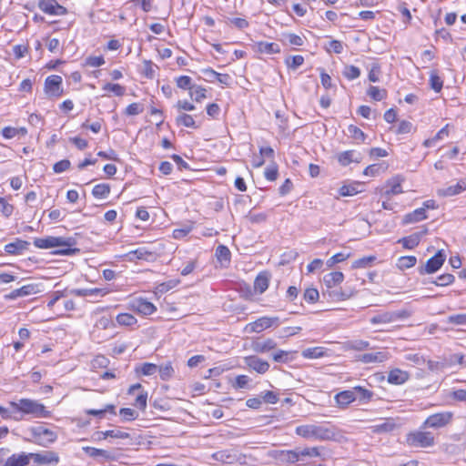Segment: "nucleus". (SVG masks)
Listing matches in <instances>:
<instances>
[{
	"instance_id": "nucleus-1",
	"label": "nucleus",
	"mask_w": 466,
	"mask_h": 466,
	"mask_svg": "<svg viewBox=\"0 0 466 466\" xmlns=\"http://www.w3.org/2000/svg\"><path fill=\"white\" fill-rule=\"evenodd\" d=\"M34 245L37 248L42 249L58 248V249L53 252L56 255L68 256L79 252V248H75L76 241L72 237L65 238L48 236L46 238H35L34 239Z\"/></svg>"
},
{
	"instance_id": "nucleus-2",
	"label": "nucleus",
	"mask_w": 466,
	"mask_h": 466,
	"mask_svg": "<svg viewBox=\"0 0 466 466\" xmlns=\"http://www.w3.org/2000/svg\"><path fill=\"white\" fill-rule=\"evenodd\" d=\"M10 406L14 414L31 415L35 418H47L50 412L37 400L30 399H20L17 401H11Z\"/></svg>"
},
{
	"instance_id": "nucleus-3",
	"label": "nucleus",
	"mask_w": 466,
	"mask_h": 466,
	"mask_svg": "<svg viewBox=\"0 0 466 466\" xmlns=\"http://www.w3.org/2000/svg\"><path fill=\"white\" fill-rule=\"evenodd\" d=\"M295 432L302 438L318 441H330L334 440L337 436L334 428L315 424L298 426Z\"/></svg>"
},
{
	"instance_id": "nucleus-4",
	"label": "nucleus",
	"mask_w": 466,
	"mask_h": 466,
	"mask_svg": "<svg viewBox=\"0 0 466 466\" xmlns=\"http://www.w3.org/2000/svg\"><path fill=\"white\" fill-rule=\"evenodd\" d=\"M30 432L34 438L33 441L43 447L49 446L55 442L57 438L56 432L47 428H45L44 426L32 427L30 429Z\"/></svg>"
},
{
	"instance_id": "nucleus-5",
	"label": "nucleus",
	"mask_w": 466,
	"mask_h": 466,
	"mask_svg": "<svg viewBox=\"0 0 466 466\" xmlns=\"http://www.w3.org/2000/svg\"><path fill=\"white\" fill-rule=\"evenodd\" d=\"M407 443L412 447L428 448L434 444V437L428 431H414L407 435Z\"/></svg>"
},
{
	"instance_id": "nucleus-6",
	"label": "nucleus",
	"mask_w": 466,
	"mask_h": 466,
	"mask_svg": "<svg viewBox=\"0 0 466 466\" xmlns=\"http://www.w3.org/2000/svg\"><path fill=\"white\" fill-rule=\"evenodd\" d=\"M212 458L219 462L232 464L238 462L245 463L246 456L234 449L218 451L212 454Z\"/></svg>"
},
{
	"instance_id": "nucleus-7",
	"label": "nucleus",
	"mask_w": 466,
	"mask_h": 466,
	"mask_svg": "<svg viewBox=\"0 0 466 466\" xmlns=\"http://www.w3.org/2000/svg\"><path fill=\"white\" fill-rule=\"evenodd\" d=\"M268 456L273 459L279 465L293 464L298 462V454L296 450H271L268 451Z\"/></svg>"
},
{
	"instance_id": "nucleus-8",
	"label": "nucleus",
	"mask_w": 466,
	"mask_h": 466,
	"mask_svg": "<svg viewBox=\"0 0 466 466\" xmlns=\"http://www.w3.org/2000/svg\"><path fill=\"white\" fill-rule=\"evenodd\" d=\"M446 255L443 250H439L433 257L429 258L426 264L419 268L420 275L432 274L438 271L445 262Z\"/></svg>"
},
{
	"instance_id": "nucleus-9",
	"label": "nucleus",
	"mask_w": 466,
	"mask_h": 466,
	"mask_svg": "<svg viewBox=\"0 0 466 466\" xmlns=\"http://www.w3.org/2000/svg\"><path fill=\"white\" fill-rule=\"evenodd\" d=\"M451 419L452 413L450 411L434 413L425 420L422 427L433 429L442 428L449 424Z\"/></svg>"
},
{
	"instance_id": "nucleus-10",
	"label": "nucleus",
	"mask_w": 466,
	"mask_h": 466,
	"mask_svg": "<svg viewBox=\"0 0 466 466\" xmlns=\"http://www.w3.org/2000/svg\"><path fill=\"white\" fill-rule=\"evenodd\" d=\"M45 92L48 96L59 97L63 94L62 77L57 75H52L45 80Z\"/></svg>"
},
{
	"instance_id": "nucleus-11",
	"label": "nucleus",
	"mask_w": 466,
	"mask_h": 466,
	"mask_svg": "<svg viewBox=\"0 0 466 466\" xmlns=\"http://www.w3.org/2000/svg\"><path fill=\"white\" fill-rule=\"evenodd\" d=\"M40 292L39 285L35 283H30L22 286L19 289H15L11 292L5 294L4 296L5 300H14L18 298H24L30 295H35Z\"/></svg>"
},
{
	"instance_id": "nucleus-12",
	"label": "nucleus",
	"mask_w": 466,
	"mask_h": 466,
	"mask_svg": "<svg viewBox=\"0 0 466 466\" xmlns=\"http://www.w3.org/2000/svg\"><path fill=\"white\" fill-rule=\"evenodd\" d=\"M279 325V317H261L255 320L254 322L249 323L247 326L251 332L259 333L266 329H268L272 326Z\"/></svg>"
},
{
	"instance_id": "nucleus-13",
	"label": "nucleus",
	"mask_w": 466,
	"mask_h": 466,
	"mask_svg": "<svg viewBox=\"0 0 466 466\" xmlns=\"http://www.w3.org/2000/svg\"><path fill=\"white\" fill-rule=\"evenodd\" d=\"M38 7L44 13L52 15H64L67 13L66 8L56 0H39Z\"/></svg>"
},
{
	"instance_id": "nucleus-14",
	"label": "nucleus",
	"mask_w": 466,
	"mask_h": 466,
	"mask_svg": "<svg viewBox=\"0 0 466 466\" xmlns=\"http://www.w3.org/2000/svg\"><path fill=\"white\" fill-rule=\"evenodd\" d=\"M34 461L39 465H56L59 462V455L53 451H45L39 453H32Z\"/></svg>"
},
{
	"instance_id": "nucleus-15",
	"label": "nucleus",
	"mask_w": 466,
	"mask_h": 466,
	"mask_svg": "<svg viewBox=\"0 0 466 466\" xmlns=\"http://www.w3.org/2000/svg\"><path fill=\"white\" fill-rule=\"evenodd\" d=\"M381 196L390 199L391 196L402 193L401 179L394 177L387 181L386 185L380 189Z\"/></svg>"
},
{
	"instance_id": "nucleus-16",
	"label": "nucleus",
	"mask_w": 466,
	"mask_h": 466,
	"mask_svg": "<svg viewBox=\"0 0 466 466\" xmlns=\"http://www.w3.org/2000/svg\"><path fill=\"white\" fill-rule=\"evenodd\" d=\"M245 364L251 370L259 374L266 373L269 369L268 361L259 359L257 356H248L244 358Z\"/></svg>"
},
{
	"instance_id": "nucleus-17",
	"label": "nucleus",
	"mask_w": 466,
	"mask_h": 466,
	"mask_svg": "<svg viewBox=\"0 0 466 466\" xmlns=\"http://www.w3.org/2000/svg\"><path fill=\"white\" fill-rule=\"evenodd\" d=\"M390 359L388 351H376L364 353L359 357V360L364 364L382 363Z\"/></svg>"
},
{
	"instance_id": "nucleus-18",
	"label": "nucleus",
	"mask_w": 466,
	"mask_h": 466,
	"mask_svg": "<svg viewBox=\"0 0 466 466\" xmlns=\"http://www.w3.org/2000/svg\"><path fill=\"white\" fill-rule=\"evenodd\" d=\"M427 232L428 229L424 228L421 231L415 232L408 237L400 238L398 242L401 243L404 248L412 249L420 244L421 238L427 234Z\"/></svg>"
},
{
	"instance_id": "nucleus-19",
	"label": "nucleus",
	"mask_w": 466,
	"mask_h": 466,
	"mask_svg": "<svg viewBox=\"0 0 466 466\" xmlns=\"http://www.w3.org/2000/svg\"><path fill=\"white\" fill-rule=\"evenodd\" d=\"M31 459V453L22 452L19 454H13L7 458L4 466H26L29 464Z\"/></svg>"
},
{
	"instance_id": "nucleus-20",
	"label": "nucleus",
	"mask_w": 466,
	"mask_h": 466,
	"mask_svg": "<svg viewBox=\"0 0 466 466\" xmlns=\"http://www.w3.org/2000/svg\"><path fill=\"white\" fill-rule=\"evenodd\" d=\"M29 245V242L16 238L14 242L8 243L5 246V251L11 255H18L27 249Z\"/></svg>"
},
{
	"instance_id": "nucleus-21",
	"label": "nucleus",
	"mask_w": 466,
	"mask_h": 466,
	"mask_svg": "<svg viewBox=\"0 0 466 466\" xmlns=\"http://www.w3.org/2000/svg\"><path fill=\"white\" fill-rule=\"evenodd\" d=\"M133 308L137 312H139L143 315H151L157 310V308L155 307V305L153 303H151L150 301H147V299H139L135 300L133 302Z\"/></svg>"
},
{
	"instance_id": "nucleus-22",
	"label": "nucleus",
	"mask_w": 466,
	"mask_h": 466,
	"mask_svg": "<svg viewBox=\"0 0 466 466\" xmlns=\"http://www.w3.org/2000/svg\"><path fill=\"white\" fill-rule=\"evenodd\" d=\"M270 274L267 271L260 272L254 281V289L259 294L264 293L269 284Z\"/></svg>"
},
{
	"instance_id": "nucleus-23",
	"label": "nucleus",
	"mask_w": 466,
	"mask_h": 466,
	"mask_svg": "<svg viewBox=\"0 0 466 466\" xmlns=\"http://www.w3.org/2000/svg\"><path fill=\"white\" fill-rule=\"evenodd\" d=\"M95 440L102 441L107 437L116 439H129L130 434L128 432L121 431L119 430H109L106 431H97L94 434Z\"/></svg>"
},
{
	"instance_id": "nucleus-24",
	"label": "nucleus",
	"mask_w": 466,
	"mask_h": 466,
	"mask_svg": "<svg viewBox=\"0 0 466 466\" xmlns=\"http://www.w3.org/2000/svg\"><path fill=\"white\" fill-rule=\"evenodd\" d=\"M323 447H307L304 449H295L298 454V461H303L306 457H321Z\"/></svg>"
},
{
	"instance_id": "nucleus-25",
	"label": "nucleus",
	"mask_w": 466,
	"mask_h": 466,
	"mask_svg": "<svg viewBox=\"0 0 466 466\" xmlns=\"http://www.w3.org/2000/svg\"><path fill=\"white\" fill-rule=\"evenodd\" d=\"M344 279V275L340 271H334L326 274L323 277V283L326 288H335L338 287Z\"/></svg>"
},
{
	"instance_id": "nucleus-26",
	"label": "nucleus",
	"mask_w": 466,
	"mask_h": 466,
	"mask_svg": "<svg viewBox=\"0 0 466 466\" xmlns=\"http://www.w3.org/2000/svg\"><path fill=\"white\" fill-rule=\"evenodd\" d=\"M322 296L324 298H328L332 301H340L347 299L350 296L343 292L340 288H326V289L322 292Z\"/></svg>"
},
{
	"instance_id": "nucleus-27",
	"label": "nucleus",
	"mask_w": 466,
	"mask_h": 466,
	"mask_svg": "<svg viewBox=\"0 0 466 466\" xmlns=\"http://www.w3.org/2000/svg\"><path fill=\"white\" fill-rule=\"evenodd\" d=\"M256 50L262 54H278L280 52V47L277 43H269L259 41L256 43Z\"/></svg>"
},
{
	"instance_id": "nucleus-28",
	"label": "nucleus",
	"mask_w": 466,
	"mask_h": 466,
	"mask_svg": "<svg viewBox=\"0 0 466 466\" xmlns=\"http://www.w3.org/2000/svg\"><path fill=\"white\" fill-rule=\"evenodd\" d=\"M356 395L354 390H344L341 391L335 396L336 402L339 406L346 407L352 401L356 400Z\"/></svg>"
},
{
	"instance_id": "nucleus-29",
	"label": "nucleus",
	"mask_w": 466,
	"mask_h": 466,
	"mask_svg": "<svg viewBox=\"0 0 466 466\" xmlns=\"http://www.w3.org/2000/svg\"><path fill=\"white\" fill-rule=\"evenodd\" d=\"M409 374L399 369L391 370L388 375V381L391 384L400 385L407 381Z\"/></svg>"
},
{
	"instance_id": "nucleus-30",
	"label": "nucleus",
	"mask_w": 466,
	"mask_h": 466,
	"mask_svg": "<svg viewBox=\"0 0 466 466\" xmlns=\"http://www.w3.org/2000/svg\"><path fill=\"white\" fill-rule=\"evenodd\" d=\"M361 187V183L360 182H352L347 185H343L339 187V193L341 197H351L355 196L358 193L361 192L360 187Z\"/></svg>"
},
{
	"instance_id": "nucleus-31",
	"label": "nucleus",
	"mask_w": 466,
	"mask_h": 466,
	"mask_svg": "<svg viewBox=\"0 0 466 466\" xmlns=\"http://www.w3.org/2000/svg\"><path fill=\"white\" fill-rule=\"evenodd\" d=\"M277 343L272 339H268L263 341H257L253 344V350L257 353H266L271 350H274Z\"/></svg>"
},
{
	"instance_id": "nucleus-32",
	"label": "nucleus",
	"mask_w": 466,
	"mask_h": 466,
	"mask_svg": "<svg viewBox=\"0 0 466 466\" xmlns=\"http://www.w3.org/2000/svg\"><path fill=\"white\" fill-rule=\"evenodd\" d=\"M338 160L342 166H348L352 162H360V155L354 150H347L339 155Z\"/></svg>"
},
{
	"instance_id": "nucleus-33",
	"label": "nucleus",
	"mask_w": 466,
	"mask_h": 466,
	"mask_svg": "<svg viewBox=\"0 0 466 466\" xmlns=\"http://www.w3.org/2000/svg\"><path fill=\"white\" fill-rule=\"evenodd\" d=\"M27 133L25 127H5L2 129V135L5 139H11L15 137H25Z\"/></svg>"
},
{
	"instance_id": "nucleus-34",
	"label": "nucleus",
	"mask_w": 466,
	"mask_h": 466,
	"mask_svg": "<svg viewBox=\"0 0 466 466\" xmlns=\"http://www.w3.org/2000/svg\"><path fill=\"white\" fill-rule=\"evenodd\" d=\"M427 218L426 213H425V208H420L415 209L413 212H410L407 215H405L403 218V222L405 224L408 223H414L419 222L420 220H423Z\"/></svg>"
},
{
	"instance_id": "nucleus-35",
	"label": "nucleus",
	"mask_w": 466,
	"mask_h": 466,
	"mask_svg": "<svg viewBox=\"0 0 466 466\" xmlns=\"http://www.w3.org/2000/svg\"><path fill=\"white\" fill-rule=\"evenodd\" d=\"M204 75H212V76L223 86H228L231 82V76L228 74H220L212 68H205L202 70Z\"/></svg>"
},
{
	"instance_id": "nucleus-36",
	"label": "nucleus",
	"mask_w": 466,
	"mask_h": 466,
	"mask_svg": "<svg viewBox=\"0 0 466 466\" xmlns=\"http://www.w3.org/2000/svg\"><path fill=\"white\" fill-rule=\"evenodd\" d=\"M230 250L224 245L218 246L216 257L222 266H227L230 262Z\"/></svg>"
},
{
	"instance_id": "nucleus-37",
	"label": "nucleus",
	"mask_w": 466,
	"mask_h": 466,
	"mask_svg": "<svg viewBox=\"0 0 466 466\" xmlns=\"http://www.w3.org/2000/svg\"><path fill=\"white\" fill-rule=\"evenodd\" d=\"M83 451L87 455H89L90 457H93V458H96V457H98V456H102V457L106 458V460L114 459V457L111 454V452H109L106 450H102V449H97V448L88 447L87 446V447H84Z\"/></svg>"
},
{
	"instance_id": "nucleus-38",
	"label": "nucleus",
	"mask_w": 466,
	"mask_h": 466,
	"mask_svg": "<svg viewBox=\"0 0 466 466\" xmlns=\"http://www.w3.org/2000/svg\"><path fill=\"white\" fill-rule=\"evenodd\" d=\"M417 263V258L414 256H402L399 258L396 264L397 268L400 270L408 269L414 267Z\"/></svg>"
},
{
	"instance_id": "nucleus-39",
	"label": "nucleus",
	"mask_w": 466,
	"mask_h": 466,
	"mask_svg": "<svg viewBox=\"0 0 466 466\" xmlns=\"http://www.w3.org/2000/svg\"><path fill=\"white\" fill-rule=\"evenodd\" d=\"M176 123L177 126H183V127H192V128H197L198 126L196 125V122L193 118L192 116L190 115H187L186 113H180L177 117H176Z\"/></svg>"
},
{
	"instance_id": "nucleus-40",
	"label": "nucleus",
	"mask_w": 466,
	"mask_h": 466,
	"mask_svg": "<svg viewBox=\"0 0 466 466\" xmlns=\"http://www.w3.org/2000/svg\"><path fill=\"white\" fill-rule=\"evenodd\" d=\"M73 293L79 297H86V296H105L106 291L103 289H78L73 290Z\"/></svg>"
},
{
	"instance_id": "nucleus-41",
	"label": "nucleus",
	"mask_w": 466,
	"mask_h": 466,
	"mask_svg": "<svg viewBox=\"0 0 466 466\" xmlns=\"http://www.w3.org/2000/svg\"><path fill=\"white\" fill-rule=\"evenodd\" d=\"M370 348V342L363 339L349 340L345 343V349L352 350H364Z\"/></svg>"
},
{
	"instance_id": "nucleus-42",
	"label": "nucleus",
	"mask_w": 466,
	"mask_h": 466,
	"mask_svg": "<svg viewBox=\"0 0 466 466\" xmlns=\"http://www.w3.org/2000/svg\"><path fill=\"white\" fill-rule=\"evenodd\" d=\"M110 193V186L106 183L97 184L93 187L92 194L96 198H105Z\"/></svg>"
},
{
	"instance_id": "nucleus-43",
	"label": "nucleus",
	"mask_w": 466,
	"mask_h": 466,
	"mask_svg": "<svg viewBox=\"0 0 466 466\" xmlns=\"http://www.w3.org/2000/svg\"><path fill=\"white\" fill-rule=\"evenodd\" d=\"M157 372L159 373V376L162 380H168L170 378L174 375V369L172 367V364L170 361L158 366Z\"/></svg>"
},
{
	"instance_id": "nucleus-44",
	"label": "nucleus",
	"mask_w": 466,
	"mask_h": 466,
	"mask_svg": "<svg viewBox=\"0 0 466 466\" xmlns=\"http://www.w3.org/2000/svg\"><path fill=\"white\" fill-rule=\"evenodd\" d=\"M348 135L349 137L354 139V143L361 144L365 143V135L359 127L350 125L348 127Z\"/></svg>"
},
{
	"instance_id": "nucleus-45",
	"label": "nucleus",
	"mask_w": 466,
	"mask_h": 466,
	"mask_svg": "<svg viewBox=\"0 0 466 466\" xmlns=\"http://www.w3.org/2000/svg\"><path fill=\"white\" fill-rule=\"evenodd\" d=\"M388 166L385 163H379V164H372L368 166L364 171L363 174L365 176H377L382 172H384L387 169Z\"/></svg>"
},
{
	"instance_id": "nucleus-46",
	"label": "nucleus",
	"mask_w": 466,
	"mask_h": 466,
	"mask_svg": "<svg viewBox=\"0 0 466 466\" xmlns=\"http://www.w3.org/2000/svg\"><path fill=\"white\" fill-rule=\"evenodd\" d=\"M392 316L393 315H391L390 311H385L373 316L372 318H370V321L374 325L391 323L393 322Z\"/></svg>"
},
{
	"instance_id": "nucleus-47",
	"label": "nucleus",
	"mask_w": 466,
	"mask_h": 466,
	"mask_svg": "<svg viewBox=\"0 0 466 466\" xmlns=\"http://www.w3.org/2000/svg\"><path fill=\"white\" fill-rule=\"evenodd\" d=\"M301 355L306 359H319L325 355V351L321 347L308 348L302 351Z\"/></svg>"
},
{
	"instance_id": "nucleus-48",
	"label": "nucleus",
	"mask_w": 466,
	"mask_h": 466,
	"mask_svg": "<svg viewBox=\"0 0 466 466\" xmlns=\"http://www.w3.org/2000/svg\"><path fill=\"white\" fill-rule=\"evenodd\" d=\"M189 96L192 100L200 102L202 99L207 97V90L200 86L194 85L189 90Z\"/></svg>"
},
{
	"instance_id": "nucleus-49",
	"label": "nucleus",
	"mask_w": 466,
	"mask_h": 466,
	"mask_svg": "<svg viewBox=\"0 0 466 466\" xmlns=\"http://www.w3.org/2000/svg\"><path fill=\"white\" fill-rule=\"evenodd\" d=\"M455 278L452 274L445 273L441 276H439L435 280L428 281L429 283H432L436 286L440 287H446L448 285H451L454 282Z\"/></svg>"
},
{
	"instance_id": "nucleus-50",
	"label": "nucleus",
	"mask_w": 466,
	"mask_h": 466,
	"mask_svg": "<svg viewBox=\"0 0 466 466\" xmlns=\"http://www.w3.org/2000/svg\"><path fill=\"white\" fill-rule=\"evenodd\" d=\"M367 94L375 101H381L387 96V91L385 89H380L375 86H370Z\"/></svg>"
},
{
	"instance_id": "nucleus-51",
	"label": "nucleus",
	"mask_w": 466,
	"mask_h": 466,
	"mask_svg": "<svg viewBox=\"0 0 466 466\" xmlns=\"http://www.w3.org/2000/svg\"><path fill=\"white\" fill-rule=\"evenodd\" d=\"M464 186L461 183H457L453 186H449L446 188L440 189L439 194L444 197H451L454 195H457L461 193L462 190H464Z\"/></svg>"
},
{
	"instance_id": "nucleus-52",
	"label": "nucleus",
	"mask_w": 466,
	"mask_h": 466,
	"mask_svg": "<svg viewBox=\"0 0 466 466\" xmlns=\"http://www.w3.org/2000/svg\"><path fill=\"white\" fill-rule=\"evenodd\" d=\"M116 322L121 326H133L137 323V319L129 313H120L116 318Z\"/></svg>"
},
{
	"instance_id": "nucleus-53",
	"label": "nucleus",
	"mask_w": 466,
	"mask_h": 466,
	"mask_svg": "<svg viewBox=\"0 0 466 466\" xmlns=\"http://www.w3.org/2000/svg\"><path fill=\"white\" fill-rule=\"evenodd\" d=\"M303 63L304 57L300 55L290 56L285 59L286 66L292 70H296L298 67L302 66Z\"/></svg>"
},
{
	"instance_id": "nucleus-54",
	"label": "nucleus",
	"mask_w": 466,
	"mask_h": 466,
	"mask_svg": "<svg viewBox=\"0 0 466 466\" xmlns=\"http://www.w3.org/2000/svg\"><path fill=\"white\" fill-rule=\"evenodd\" d=\"M272 359L274 361L279 363H287L292 360L291 352L279 350L272 353Z\"/></svg>"
},
{
	"instance_id": "nucleus-55",
	"label": "nucleus",
	"mask_w": 466,
	"mask_h": 466,
	"mask_svg": "<svg viewBox=\"0 0 466 466\" xmlns=\"http://www.w3.org/2000/svg\"><path fill=\"white\" fill-rule=\"evenodd\" d=\"M430 86L435 92H440L443 86V81L438 76L436 71H431L430 75Z\"/></svg>"
},
{
	"instance_id": "nucleus-56",
	"label": "nucleus",
	"mask_w": 466,
	"mask_h": 466,
	"mask_svg": "<svg viewBox=\"0 0 466 466\" xmlns=\"http://www.w3.org/2000/svg\"><path fill=\"white\" fill-rule=\"evenodd\" d=\"M279 175V169L276 163L272 162L270 165H268L265 171L264 176L267 180L268 181H275L278 178Z\"/></svg>"
},
{
	"instance_id": "nucleus-57",
	"label": "nucleus",
	"mask_w": 466,
	"mask_h": 466,
	"mask_svg": "<svg viewBox=\"0 0 466 466\" xmlns=\"http://www.w3.org/2000/svg\"><path fill=\"white\" fill-rule=\"evenodd\" d=\"M343 76L349 80H354L360 76V70L355 66H346L343 70Z\"/></svg>"
},
{
	"instance_id": "nucleus-58",
	"label": "nucleus",
	"mask_w": 466,
	"mask_h": 466,
	"mask_svg": "<svg viewBox=\"0 0 466 466\" xmlns=\"http://www.w3.org/2000/svg\"><path fill=\"white\" fill-rule=\"evenodd\" d=\"M105 91H111L117 96H122L125 94L126 88L119 84L106 83L102 87Z\"/></svg>"
},
{
	"instance_id": "nucleus-59",
	"label": "nucleus",
	"mask_w": 466,
	"mask_h": 466,
	"mask_svg": "<svg viewBox=\"0 0 466 466\" xmlns=\"http://www.w3.org/2000/svg\"><path fill=\"white\" fill-rule=\"evenodd\" d=\"M177 87L184 90H190L193 87L192 79L187 76H181L176 79Z\"/></svg>"
},
{
	"instance_id": "nucleus-60",
	"label": "nucleus",
	"mask_w": 466,
	"mask_h": 466,
	"mask_svg": "<svg viewBox=\"0 0 466 466\" xmlns=\"http://www.w3.org/2000/svg\"><path fill=\"white\" fill-rule=\"evenodd\" d=\"M376 258L374 256L363 257L355 260L352 264V268H365L369 267Z\"/></svg>"
},
{
	"instance_id": "nucleus-61",
	"label": "nucleus",
	"mask_w": 466,
	"mask_h": 466,
	"mask_svg": "<svg viewBox=\"0 0 466 466\" xmlns=\"http://www.w3.org/2000/svg\"><path fill=\"white\" fill-rule=\"evenodd\" d=\"M158 366L153 363L146 362L142 364L140 369L137 370V371H140L141 374L145 376H150L157 372Z\"/></svg>"
},
{
	"instance_id": "nucleus-62",
	"label": "nucleus",
	"mask_w": 466,
	"mask_h": 466,
	"mask_svg": "<svg viewBox=\"0 0 466 466\" xmlns=\"http://www.w3.org/2000/svg\"><path fill=\"white\" fill-rule=\"evenodd\" d=\"M144 111V106L139 103H132L125 110L127 116H137Z\"/></svg>"
},
{
	"instance_id": "nucleus-63",
	"label": "nucleus",
	"mask_w": 466,
	"mask_h": 466,
	"mask_svg": "<svg viewBox=\"0 0 466 466\" xmlns=\"http://www.w3.org/2000/svg\"><path fill=\"white\" fill-rule=\"evenodd\" d=\"M319 298L318 289L314 288H309L304 292V299L309 303H315Z\"/></svg>"
},
{
	"instance_id": "nucleus-64",
	"label": "nucleus",
	"mask_w": 466,
	"mask_h": 466,
	"mask_svg": "<svg viewBox=\"0 0 466 466\" xmlns=\"http://www.w3.org/2000/svg\"><path fill=\"white\" fill-rule=\"evenodd\" d=\"M447 322L458 326H466V314L451 315L448 317Z\"/></svg>"
}]
</instances>
